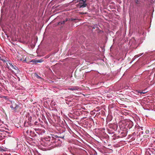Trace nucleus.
<instances>
[{
  "instance_id": "nucleus-3",
  "label": "nucleus",
  "mask_w": 155,
  "mask_h": 155,
  "mask_svg": "<svg viewBox=\"0 0 155 155\" xmlns=\"http://www.w3.org/2000/svg\"><path fill=\"white\" fill-rule=\"evenodd\" d=\"M10 107L12 109V110H13V112H16L19 108V106L13 102V103H12V105H10Z\"/></svg>"
},
{
  "instance_id": "nucleus-28",
  "label": "nucleus",
  "mask_w": 155,
  "mask_h": 155,
  "mask_svg": "<svg viewBox=\"0 0 155 155\" xmlns=\"http://www.w3.org/2000/svg\"><path fill=\"white\" fill-rule=\"evenodd\" d=\"M68 130H69V131H70V130H69V129H68Z\"/></svg>"
},
{
  "instance_id": "nucleus-10",
  "label": "nucleus",
  "mask_w": 155,
  "mask_h": 155,
  "mask_svg": "<svg viewBox=\"0 0 155 155\" xmlns=\"http://www.w3.org/2000/svg\"><path fill=\"white\" fill-rule=\"evenodd\" d=\"M67 21H68V20L66 19L65 20H64L63 21H60L58 23V24L61 25V24H64L65 22Z\"/></svg>"
},
{
  "instance_id": "nucleus-15",
  "label": "nucleus",
  "mask_w": 155,
  "mask_h": 155,
  "mask_svg": "<svg viewBox=\"0 0 155 155\" xmlns=\"http://www.w3.org/2000/svg\"><path fill=\"white\" fill-rule=\"evenodd\" d=\"M139 92L140 93V94H144L146 93V92H145V91H144V92H143V91L140 92Z\"/></svg>"
},
{
  "instance_id": "nucleus-20",
  "label": "nucleus",
  "mask_w": 155,
  "mask_h": 155,
  "mask_svg": "<svg viewBox=\"0 0 155 155\" xmlns=\"http://www.w3.org/2000/svg\"><path fill=\"white\" fill-rule=\"evenodd\" d=\"M32 130H30V133L31 134L32 133Z\"/></svg>"
},
{
  "instance_id": "nucleus-25",
  "label": "nucleus",
  "mask_w": 155,
  "mask_h": 155,
  "mask_svg": "<svg viewBox=\"0 0 155 155\" xmlns=\"http://www.w3.org/2000/svg\"><path fill=\"white\" fill-rule=\"evenodd\" d=\"M67 127H68V128H69L68 126Z\"/></svg>"
},
{
  "instance_id": "nucleus-29",
  "label": "nucleus",
  "mask_w": 155,
  "mask_h": 155,
  "mask_svg": "<svg viewBox=\"0 0 155 155\" xmlns=\"http://www.w3.org/2000/svg\"><path fill=\"white\" fill-rule=\"evenodd\" d=\"M68 130H69V131H70V130H69V129H68Z\"/></svg>"
},
{
  "instance_id": "nucleus-17",
  "label": "nucleus",
  "mask_w": 155,
  "mask_h": 155,
  "mask_svg": "<svg viewBox=\"0 0 155 155\" xmlns=\"http://www.w3.org/2000/svg\"><path fill=\"white\" fill-rule=\"evenodd\" d=\"M139 2V0H135V2L136 3H137L138 2Z\"/></svg>"
},
{
  "instance_id": "nucleus-5",
  "label": "nucleus",
  "mask_w": 155,
  "mask_h": 155,
  "mask_svg": "<svg viewBox=\"0 0 155 155\" xmlns=\"http://www.w3.org/2000/svg\"><path fill=\"white\" fill-rule=\"evenodd\" d=\"M34 130L36 131V133L39 134H42L45 132V130L44 129H35Z\"/></svg>"
},
{
  "instance_id": "nucleus-18",
  "label": "nucleus",
  "mask_w": 155,
  "mask_h": 155,
  "mask_svg": "<svg viewBox=\"0 0 155 155\" xmlns=\"http://www.w3.org/2000/svg\"><path fill=\"white\" fill-rule=\"evenodd\" d=\"M80 0H77V2H76V3H77V2H80Z\"/></svg>"
},
{
  "instance_id": "nucleus-6",
  "label": "nucleus",
  "mask_w": 155,
  "mask_h": 155,
  "mask_svg": "<svg viewBox=\"0 0 155 155\" xmlns=\"http://www.w3.org/2000/svg\"><path fill=\"white\" fill-rule=\"evenodd\" d=\"M9 65H10V66L12 68L17 70V72H18L19 71V70L18 69V68L15 65H13L11 63H9Z\"/></svg>"
},
{
  "instance_id": "nucleus-14",
  "label": "nucleus",
  "mask_w": 155,
  "mask_h": 155,
  "mask_svg": "<svg viewBox=\"0 0 155 155\" xmlns=\"http://www.w3.org/2000/svg\"><path fill=\"white\" fill-rule=\"evenodd\" d=\"M42 61L41 60H38L35 61L36 63L41 62Z\"/></svg>"
},
{
  "instance_id": "nucleus-24",
  "label": "nucleus",
  "mask_w": 155,
  "mask_h": 155,
  "mask_svg": "<svg viewBox=\"0 0 155 155\" xmlns=\"http://www.w3.org/2000/svg\"><path fill=\"white\" fill-rule=\"evenodd\" d=\"M92 121V122H93V123L94 122V121H93V120H92V121Z\"/></svg>"
},
{
  "instance_id": "nucleus-19",
  "label": "nucleus",
  "mask_w": 155,
  "mask_h": 155,
  "mask_svg": "<svg viewBox=\"0 0 155 155\" xmlns=\"http://www.w3.org/2000/svg\"><path fill=\"white\" fill-rule=\"evenodd\" d=\"M37 77L38 78H40V76H39L38 75H37Z\"/></svg>"
},
{
  "instance_id": "nucleus-2",
  "label": "nucleus",
  "mask_w": 155,
  "mask_h": 155,
  "mask_svg": "<svg viewBox=\"0 0 155 155\" xmlns=\"http://www.w3.org/2000/svg\"><path fill=\"white\" fill-rule=\"evenodd\" d=\"M108 129L111 134H114L115 131H117L120 133V137H125L127 132V129L125 127H109Z\"/></svg>"
},
{
  "instance_id": "nucleus-27",
  "label": "nucleus",
  "mask_w": 155,
  "mask_h": 155,
  "mask_svg": "<svg viewBox=\"0 0 155 155\" xmlns=\"http://www.w3.org/2000/svg\"><path fill=\"white\" fill-rule=\"evenodd\" d=\"M74 0H73V1H72V2H74Z\"/></svg>"
},
{
  "instance_id": "nucleus-23",
  "label": "nucleus",
  "mask_w": 155,
  "mask_h": 155,
  "mask_svg": "<svg viewBox=\"0 0 155 155\" xmlns=\"http://www.w3.org/2000/svg\"><path fill=\"white\" fill-rule=\"evenodd\" d=\"M148 132V131H146V133Z\"/></svg>"
},
{
  "instance_id": "nucleus-7",
  "label": "nucleus",
  "mask_w": 155,
  "mask_h": 155,
  "mask_svg": "<svg viewBox=\"0 0 155 155\" xmlns=\"http://www.w3.org/2000/svg\"><path fill=\"white\" fill-rule=\"evenodd\" d=\"M5 129L6 130H2V131H5L8 134H10L12 133V131L11 130H10L9 129L6 128H5Z\"/></svg>"
},
{
  "instance_id": "nucleus-13",
  "label": "nucleus",
  "mask_w": 155,
  "mask_h": 155,
  "mask_svg": "<svg viewBox=\"0 0 155 155\" xmlns=\"http://www.w3.org/2000/svg\"><path fill=\"white\" fill-rule=\"evenodd\" d=\"M100 131L102 132L103 133L104 132L105 129L104 128H100Z\"/></svg>"
},
{
  "instance_id": "nucleus-9",
  "label": "nucleus",
  "mask_w": 155,
  "mask_h": 155,
  "mask_svg": "<svg viewBox=\"0 0 155 155\" xmlns=\"http://www.w3.org/2000/svg\"><path fill=\"white\" fill-rule=\"evenodd\" d=\"M68 89L71 91H75L78 90L77 87H74L71 88H69Z\"/></svg>"
},
{
  "instance_id": "nucleus-26",
  "label": "nucleus",
  "mask_w": 155,
  "mask_h": 155,
  "mask_svg": "<svg viewBox=\"0 0 155 155\" xmlns=\"http://www.w3.org/2000/svg\"><path fill=\"white\" fill-rule=\"evenodd\" d=\"M71 127H72V128H73V127L71 126Z\"/></svg>"
},
{
  "instance_id": "nucleus-4",
  "label": "nucleus",
  "mask_w": 155,
  "mask_h": 155,
  "mask_svg": "<svg viewBox=\"0 0 155 155\" xmlns=\"http://www.w3.org/2000/svg\"><path fill=\"white\" fill-rule=\"evenodd\" d=\"M78 5L79 6L80 8H84L87 6V4L86 3V1L80 0V2Z\"/></svg>"
},
{
  "instance_id": "nucleus-16",
  "label": "nucleus",
  "mask_w": 155,
  "mask_h": 155,
  "mask_svg": "<svg viewBox=\"0 0 155 155\" xmlns=\"http://www.w3.org/2000/svg\"><path fill=\"white\" fill-rule=\"evenodd\" d=\"M69 130H71V131L73 132V133H74V131H75V130H72L71 129H70V128H69Z\"/></svg>"
},
{
  "instance_id": "nucleus-12",
  "label": "nucleus",
  "mask_w": 155,
  "mask_h": 155,
  "mask_svg": "<svg viewBox=\"0 0 155 155\" xmlns=\"http://www.w3.org/2000/svg\"><path fill=\"white\" fill-rule=\"evenodd\" d=\"M28 59V58H25V60H24V58H23V59H20V60L21 61H26V60H27Z\"/></svg>"
},
{
  "instance_id": "nucleus-1",
  "label": "nucleus",
  "mask_w": 155,
  "mask_h": 155,
  "mask_svg": "<svg viewBox=\"0 0 155 155\" xmlns=\"http://www.w3.org/2000/svg\"><path fill=\"white\" fill-rule=\"evenodd\" d=\"M64 136L62 137H59L55 135L54 137H52V139L50 140V137H46L45 140L46 141L47 143L45 146L46 147H49L50 148H53L56 147L61 146L62 143V140L59 138L63 140Z\"/></svg>"
},
{
  "instance_id": "nucleus-30",
  "label": "nucleus",
  "mask_w": 155,
  "mask_h": 155,
  "mask_svg": "<svg viewBox=\"0 0 155 155\" xmlns=\"http://www.w3.org/2000/svg\"><path fill=\"white\" fill-rule=\"evenodd\" d=\"M16 155V154H15V155Z\"/></svg>"
},
{
  "instance_id": "nucleus-8",
  "label": "nucleus",
  "mask_w": 155,
  "mask_h": 155,
  "mask_svg": "<svg viewBox=\"0 0 155 155\" xmlns=\"http://www.w3.org/2000/svg\"><path fill=\"white\" fill-rule=\"evenodd\" d=\"M6 148H4L3 147H0V151L3 152V151H6Z\"/></svg>"
},
{
  "instance_id": "nucleus-21",
  "label": "nucleus",
  "mask_w": 155,
  "mask_h": 155,
  "mask_svg": "<svg viewBox=\"0 0 155 155\" xmlns=\"http://www.w3.org/2000/svg\"><path fill=\"white\" fill-rule=\"evenodd\" d=\"M117 137L118 138H120V135L118 136Z\"/></svg>"
},
{
  "instance_id": "nucleus-11",
  "label": "nucleus",
  "mask_w": 155,
  "mask_h": 155,
  "mask_svg": "<svg viewBox=\"0 0 155 155\" xmlns=\"http://www.w3.org/2000/svg\"><path fill=\"white\" fill-rule=\"evenodd\" d=\"M143 54V53L140 54H137V55H135V57H136V58L138 57H140V56H141Z\"/></svg>"
},
{
  "instance_id": "nucleus-22",
  "label": "nucleus",
  "mask_w": 155,
  "mask_h": 155,
  "mask_svg": "<svg viewBox=\"0 0 155 155\" xmlns=\"http://www.w3.org/2000/svg\"><path fill=\"white\" fill-rule=\"evenodd\" d=\"M148 132V131H146V133Z\"/></svg>"
}]
</instances>
